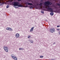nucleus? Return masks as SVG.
I'll use <instances>...</instances> for the list:
<instances>
[{"mask_svg":"<svg viewBox=\"0 0 60 60\" xmlns=\"http://www.w3.org/2000/svg\"><path fill=\"white\" fill-rule=\"evenodd\" d=\"M52 4V3L49 1H45L44 2V5L45 6H47V9L49 11H50L51 12L50 13V14L51 16H53L54 15V12H53V8H50V6H49V5H50Z\"/></svg>","mask_w":60,"mask_h":60,"instance_id":"nucleus-1","label":"nucleus"},{"mask_svg":"<svg viewBox=\"0 0 60 60\" xmlns=\"http://www.w3.org/2000/svg\"><path fill=\"white\" fill-rule=\"evenodd\" d=\"M13 5H14V7L16 8L19 7H24L23 5H22V4H19V3L18 2H15L14 1L13 2Z\"/></svg>","mask_w":60,"mask_h":60,"instance_id":"nucleus-2","label":"nucleus"},{"mask_svg":"<svg viewBox=\"0 0 60 60\" xmlns=\"http://www.w3.org/2000/svg\"><path fill=\"white\" fill-rule=\"evenodd\" d=\"M50 32H51V33H53L55 32V29L53 28L50 29Z\"/></svg>","mask_w":60,"mask_h":60,"instance_id":"nucleus-3","label":"nucleus"},{"mask_svg":"<svg viewBox=\"0 0 60 60\" xmlns=\"http://www.w3.org/2000/svg\"><path fill=\"white\" fill-rule=\"evenodd\" d=\"M4 50H5L6 52H8V48L7 47L5 46H4Z\"/></svg>","mask_w":60,"mask_h":60,"instance_id":"nucleus-4","label":"nucleus"},{"mask_svg":"<svg viewBox=\"0 0 60 60\" xmlns=\"http://www.w3.org/2000/svg\"><path fill=\"white\" fill-rule=\"evenodd\" d=\"M25 4L27 5V4H28V5H32L33 6V4L31 3H29V2H26L25 3Z\"/></svg>","mask_w":60,"mask_h":60,"instance_id":"nucleus-5","label":"nucleus"},{"mask_svg":"<svg viewBox=\"0 0 60 60\" xmlns=\"http://www.w3.org/2000/svg\"><path fill=\"white\" fill-rule=\"evenodd\" d=\"M2 0H0V6H2V5H4V3L3 2H1V1Z\"/></svg>","mask_w":60,"mask_h":60,"instance_id":"nucleus-6","label":"nucleus"},{"mask_svg":"<svg viewBox=\"0 0 60 60\" xmlns=\"http://www.w3.org/2000/svg\"><path fill=\"white\" fill-rule=\"evenodd\" d=\"M15 36L16 38H19V34H17L15 35Z\"/></svg>","mask_w":60,"mask_h":60,"instance_id":"nucleus-7","label":"nucleus"},{"mask_svg":"<svg viewBox=\"0 0 60 60\" xmlns=\"http://www.w3.org/2000/svg\"><path fill=\"white\" fill-rule=\"evenodd\" d=\"M34 27H32L30 30V32H33L34 30Z\"/></svg>","mask_w":60,"mask_h":60,"instance_id":"nucleus-8","label":"nucleus"},{"mask_svg":"<svg viewBox=\"0 0 60 60\" xmlns=\"http://www.w3.org/2000/svg\"><path fill=\"white\" fill-rule=\"evenodd\" d=\"M42 3L41 2L39 4H37V5H40V6H42Z\"/></svg>","mask_w":60,"mask_h":60,"instance_id":"nucleus-9","label":"nucleus"},{"mask_svg":"<svg viewBox=\"0 0 60 60\" xmlns=\"http://www.w3.org/2000/svg\"><path fill=\"white\" fill-rule=\"evenodd\" d=\"M13 58H14L15 60H17V58L16 57H14Z\"/></svg>","mask_w":60,"mask_h":60,"instance_id":"nucleus-10","label":"nucleus"},{"mask_svg":"<svg viewBox=\"0 0 60 60\" xmlns=\"http://www.w3.org/2000/svg\"><path fill=\"white\" fill-rule=\"evenodd\" d=\"M9 30L10 31H12L13 30H12V29H11V28H9Z\"/></svg>","mask_w":60,"mask_h":60,"instance_id":"nucleus-11","label":"nucleus"},{"mask_svg":"<svg viewBox=\"0 0 60 60\" xmlns=\"http://www.w3.org/2000/svg\"><path fill=\"white\" fill-rule=\"evenodd\" d=\"M30 42H31V43H33L34 42V41H33L32 40H30Z\"/></svg>","mask_w":60,"mask_h":60,"instance_id":"nucleus-12","label":"nucleus"},{"mask_svg":"<svg viewBox=\"0 0 60 60\" xmlns=\"http://www.w3.org/2000/svg\"><path fill=\"white\" fill-rule=\"evenodd\" d=\"M19 50H23L24 49V48H19Z\"/></svg>","mask_w":60,"mask_h":60,"instance_id":"nucleus-13","label":"nucleus"},{"mask_svg":"<svg viewBox=\"0 0 60 60\" xmlns=\"http://www.w3.org/2000/svg\"><path fill=\"white\" fill-rule=\"evenodd\" d=\"M34 8V6H30V9H33Z\"/></svg>","mask_w":60,"mask_h":60,"instance_id":"nucleus-14","label":"nucleus"},{"mask_svg":"<svg viewBox=\"0 0 60 60\" xmlns=\"http://www.w3.org/2000/svg\"><path fill=\"white\" fill-rule=\"evenodd\" d=\"M11 56H12V58H13V57H14V55H13V54H12L11 55Z\"/></svg>","mask_w":60,"mask_h":60,"instance_id":"nucleus-15","label":"nucleus"},{"mask_svg":"<svg viewBox=\"0 0 60 60\" xmlns=\"http://www.w3.org/2000/svg\"><path fill=\"white\" fill-rule=\"evenodd\" d=\"M9 5H7L6 6L7 8H8L9 7Z\"/></svg>","mask_w":60,"mask_h":60,"instance_id":"nucleus-16","label":"nucleus"},{"mask_svg":"<svg viewBox=\"0 0 60 60\" xmlns=\"http://www.w3.org/2000/svg\"><path fill=\"white\" fill-rule=\"evenodd\" d=\"M40 57V58H42L43 57V56H41Z\"/></svg>","mask_w":60,"mask_h":60,"instance_id":"nucleus-17","label":"nucleus"},{"mask_svg":"<svg viewBox=\"0 0 60 60\" xmlns=\"http://www.w3.org/2000/svg\"><path fill=\"white\" fill-rule=\"evenodd\" d=\"M24 7H28V5H27L26 6H24L23 5Z\"/></svg>","mask_w":60,"mask_h":60,"instance_id":"nucleus-18","label":"nucleus"},{"mask_svg":"<svg viewBox=\"0 0 60 60\" xmlns=\"http://www.w3.org/2000/svg\"><path fill=\"white\" fill-rule=\"evenodd\" d=\"M41 13H43V14H44V12L43 11H41Z\"/></svg>","mask_w":60,"mask_h":60,"instance_id":"nucleus-19","label":"nucleus"},{"mask_svg":"<svg viewBox=\"0 0 60 60\" xmlns=\"http://www.w3.org/2000/svg\"><path fill=\"white\" fill-rule=\"evenodd\" d=\"M34 1V2H35V3H36V1H37V0H33Z\"/></svg>","mask_w":60,"mask_h":60,"instance_id":"nucleus-20","label":"nucleus"},{"mask_svg":"<svg viewBox=\"0 0 60 60\" xmlns=\"http://www.w3.org/2000/svg\"><path fill=\"white\" fill-rule=\"evenodd\" d=\"M57 5H58V6H60V4L57 3Z\"/></svg>","mask_w":60,"mask_h":60,"instance_id":"nucleus-21","label":"nucleus"},{"mask_svg":"<svg viewBox=\"0 0 60 60\" xmlns=\"http://www.w3.org/2000/svg\"><path fill=\"white\" fill-rule=\"evenodd\" d=\"M6 29L7 30H9V28L8 27Z\"/></svg>","mask_w":60,"mask_h":60,"instance_id":"nucleus-22","label":"nucleus"},{"mask_svg":"<svg viewBox=\"0 0 60 60\" xmlns=\"http://www.w3.org/2000/svg\"><path fill=\"white\" fill-rule=\"evenodd\" d=\"M40 1L41 2H43V1H44V0H41Z\"/></svg>","mask_w":60,"mask_h":60,"instance_id":"nucleus-23","label":"nucleus"},{"mask_svg":"<svg viewBox=\"0 0 60 60\" xmlns=\"http://www.w3.org/2000/svg\"><path fill=\"white\" fill-rule=\"evenodd\" d=\"M28 38H30V36L29 35L28 37Z\"/></svg>","mask_w":60,"mask_h":60,"instance_id":"nucleus-24","label":"nucleus"},{"mask_svg":"<svg viewBox=\"0 0 60 60\" xmlns=\"http://www.w3.org/2000/svg\"><path fill=\"white\" fill-rule=\"evenodd\" d=\"M57 31H60V29H57Z\"/></svg>","mask_w":60,"mask_h":60,"instance_id":"nucleus-25","label":"nucleus"},{"mask_svg":"<svg viewBox=\"0 0 60 60\" xmlns=\"http://www.w3.org/2000/svg\"><path fill=\"white\" fill-rule=\"evenodd\" d=\"M60 26H57V27H60Z\"/></svg>","mask_w":60,"mask_h":60,"instance_id":"nucleus-26","label":"nucleus"},{"mask_svg":"<svg viewBox=\"0 0 60 60\" xmlns=\"http://www.w3.org/2000/svg\"><path fill=\"white\" fill-rule=\"evenodd\" d=\"M21 1V0H18V1Z\"/></svg>","mask_w":60,"mask_h":60,"instance_id":"nucleus-27","label":"nucleus"},{"mask_svg":"<svg viewBox=\"0 0 60 60\" xmlns=\"http://www.w3.org/2000/svg\"><path fill=\"white\" fill-rule=\"evenodd\" d=\"M51 60H54V59H52Z\"/></svg>","mask_w":60,"mask_h":60,"instance_id":"nucleus-28","label":"nucleus"},{"mask_svg":"<svg viewBox=\"0 0 60 60\" xmlns=\"http://www.w3.org/2000/svg\"><path fill=\"white\" fill-rule=\"evenodd\" d=\"M54 44H55V43H53V45Z\"/></svg>","mask_w":60,"mask_h":60,"instance_id":"nucleus-29","label":"nucleus"},{"mask_svg":"<svg viewBox=\"0 0 60 60\" xmlns=\"http://www.w3.org/2000/svg\"><path fill=\"white\" fill-rule=\"evenodd\" d=\"M59 34H60V32H59Z\"/></svg>","mask_w":60,"mask_h":60,"instance_id":"nucleus-30","label":"nucleus"}]
</instances>
